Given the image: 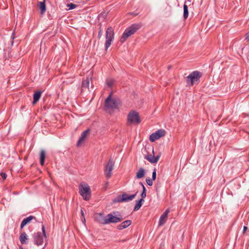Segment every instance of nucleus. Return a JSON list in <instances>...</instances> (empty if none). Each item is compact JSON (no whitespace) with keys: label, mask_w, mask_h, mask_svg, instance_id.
I'll return each mask as SVG.
<instances>
[{"label":"nucleus","mask_w":249,"mask_h":249,"mask_svg":"<svg viewBox=\"0 0 249 249\" xmlns=\"http://www.w3.org/2000/svg\"><path fill=\"white\" fill-rule=\"evenodd\" d=\"M121 105L120 100L112 96V93H110L107 98L105 103V109L107 111L113 110L118 107Z\"/></svg>","instance_id":"f257e3e1"},{"label":"nucleus","mask_w":249,"mask_h":249,"mask_svg":"<svg viewBox=\"0 0 249 249\" xmlns=\"http://www.w3.org/2000/svg\"><path fill=\"white\" fill-rule=\"evenodd\" d=\"M142 27L141 23L132 24L130 27L127 28L123 34L120 41L124 43L128 37L133 35L138 30Z\"/></svg>","instance_id":"f03ea898"},{"label":"nucleus","mask_w":249,"mask_h":249,"mask_svg":"<svg viewBox=\"0 0 249 249\" xmlns=\"http://www.w3.org/2000/svg\"><path fill=\"white\" fill-rule=\"evenodd\" d=\"M79 192L84 200L86 201L89 200L91 197V190L87 183L83 182L80 184Z\"/></svg>","instance_id":"7ed1b4c3"},{"label":"nucleus","mask_w":249,"mask_h":249,"mask_svg":"<svg viewBox=\"0 0 249 249\" xmlns=\"http://www.w3.org/2000/svg\"><path fill=\"white\" fill-rule=\"evenodd\" d=\"M123 220V218L120 213L113 212L107 215V224L118 223Z\"/></svg>","instance_id":"20e7f679"},{"label":"nucleus","mask_w":249,"mask_h":249,"mask_svg":"<svg viewBox=\"0 0 249 249\" xmlns=\"http://www.w3.org/2000/svg\"><path fill=\"white\" fill-rule=\"evenodd\" d=\"M201 76V73L198 71H195L191 73L187 77L186 82L189 86H192L197 83Z\"/></svg>","instance_id":"39448f33"},{"label":"nucleus","mask_w":249,"mask_h":249,"mask_svg":"<svg viewBox=\"0 0 249 249\" xmlns=\"http://www.w3.org/2000/svg\"><path fill=\"white\" fill-rule=\"evenodd\" d=\"M141 123V120L138 112L135 111H130L127 115V124H137Z\"/></svg>","instance_id":"423d86ee"},{"label":"nucleus","mask_w":249,"mask_h":249,"mask_svg":"<svg viewBox=\"0 0 249 249\" xmlns=\"http://www.w3.org/2000/svg\"><path fill=\"white\" fill-rule=\"evenodd\" d=\"M42 233L37 232L34 235V242L37 246L42 245L46 239L45 228L42 227Z\"/></svg>","instance_id":"0eeeda50"},{"label":"nucleus","mask_w":249,"mask_h":249,"mask_svg":"<svg viewBox=\"0 0 249 249\" xmlns=\"http://www.w3.org/2000/svg\"><path fill=\"white\" fill-rule=\"evenodd\" d=\"M114 33L113 28L111 27H108L106 32V41L105 43V49L107 50L111 44L112 41L114 39Z\"/></svg>","instance_id":"6e6552de"},{"label":"nucleus","mask_w":249,"mask_h":249,"mask_svg":"<svg viewBox=\"0 0 249 249\" xmlns=\"http://www.w3.org/2000/svg\"><path fill=\"white\" fill-rule=\"evenodd\" d=\"M165 135V131L163 129H159L155 133H152L149 137V140L151 142H154L156 140L164 136Z\"/></svg>","instance_id":"1a4fd4ad"},{"label":"nucleus","mask_w":249,"mask_h":249,"mask_svg":"<svg viewBox=\"0 0 249 249\" xmlns=\"http://www.w3.org/2000/svg\"><path fill=\"white\" fill-rule=\"evenodd\" d=\"M114 163L111 159H110L108 162L104 170L105 174L107 178H109L112 175V171L113 169Z\"/></svg>","instance_id":"9d476101"},{"label":"nucleus","mask_w":249,"mask_h":249,"mask_svg":"<svg viewBox=\"0 0 249 249\" xmlns=\"http://www.w3.org/2000/svg\"><path fill=\"white\" fill-rule=\"evenodd\" d=\"M152 155H146L144 156V158L148 160L151 163H156L159 160L160 156L157 157L154 156V148H152Z\"/></svg>","instance_id":"9b49d317"},{"label":"nucleus","mask_w":249,"mask_h":249,"mask_svg":"<svg viewBox=\"0 0 249 249\" xmlns=\"http://www.w3.org/2000/svg\"><path fill=\"white\" fill-rule=\"evenodd\" d=\"M136 195V193L134 195H130V196H128L126 194H124L122 195V198L120 200H115L114 201L116 202H128V201H131L132 199H133L135 197Z\"/></svg>","instance_id":"f8f14e48"},{"label":"nucleus","mask_w":249,"mask_h":249,"mask_svg":"<svg viewBox=\"0 0 249 249\" xmlns=\"http://www.w3.org/2000/svg\"><path fill=\"white\" fill-rule=\"evenodd\" d=\"M170 212L169 209H167L164 213L160 216L159 222V226H161L163 225L166 222L168 215L169 213Z\"/></svg>","instance_id":"ddd939ff"},{"label":"nucleus","mask_w":249,"mask_h":249,"mask_svg":"<svg viewBox=\"0 0 249 249\" xmlns=\"http://www.w3.org/2000/svg\"><path fill=\"white\" fill-rule=\"evenodd\" d=\"M96 220L99 223L107 225V215L104 216L103 214L99 213L95 215Z\"/></svg>","instance_id":"4468645a"},{"label":"nucleus","mask_w":249,"mask_h":249,"mask_svg":"<svg viewBox=\"0 0 249 249\" xmlns=\"http://www.w3.org/2000/svg\"><path fill=\"white\" fill-rule=\"evenodd\" d=\"M89 134V130H87L82 133L79 140H78L77 143V145L78 146H79L81 145V144L84 142V141L85 140L86 138H87Z\"/></svg>","instance_id":"2eb2a0df"},{"label":"nucleus","mask_w":249,"mask_h":249,"mask_svg":"<svg viewBox=\"0 0 249 249\" xmlns=\"http://www.w3.org/2000/svg\"><path fill=\"white\" fill-rule=\"evenodd\" d=\"M131 224V220H125L124 222H123L120 225H118L117 226V228L119 230H122L127 227H128L129 226H130Z\"/></svg>","instance_id":"dca6fc26"},{"label":"nucleus","mask_w":249,"mask_h":249,"mask_svg":"<svg viewBox=\"0 0 249 249\" xmlns=\"http://www.w3.org/2000/svg\"><path fill=\"white\" fill-rule=\"evenodd\" d=\"M19 240L21 244H27L28 243V235L25 232H22L19 236Z\"/></svg>","instance_id":"f3484780"},{"label":"nucleus","mask_w":249,"mask_h":249,"mask_svg":"<svg viewBox=\"0 0 249 249\" xmlns=\"http://www.w3.org/2000/svg\"><path fill=\"white\" fill-rule=\"evenodd\" d=\"M38 6L40 10V13L41 14H44L46 11V5H45V1L43 0L42 2H39Z\"/></svg>","instance_id":"a211bd4d"},{"label":"nucleus","mask_w":249,"mask_h":249,"mask_svg":"<svg viewBox=\"0 0 249 249\" xmlns=\"http://www.w3.org/2000/svg\"><path fill=\"white\" fill-rule=\"evenodd\" d=\"M34 218V217L33 216H30L25 219H24L21 223V225H20V227L21 228H23L26 224H28L29 223H30V222Z\"/></svg>","instance_id":"6ab92c4d"},{"label":"nucleus","mask_w":249,"mask_h":249,"mask_svg":"<svg viewBox=\"0 0 249 249\" xmlns=\"http://www.w3.org/2000/svg\"><path fill=\"white\" fill-rule=\"evenodd\" d=\"M145 174V170L142 168H141L136 173V178L139 179L142 178L144 176Z\"/></svg>","instance_id":"aec40b11"},{"label":"nucleus","mask_w":249,"mask_h":249,"mask_svg":"<svg viewBox=\"0 0 249 249\" xmlns=\"http://www.w3.org/2000/svg\"><path fill=\"white\" fill-rule=\"evenodd\" d=\"M90 78L87 77V79L85 80H84L82 83V90H84V88H87L88 89H89V82H90Z\"/></svg>","instance_id":"412c9836"},{"label":"nucleus","mask_w":249,"mask_h":249,"mask_svg":"<svg viewBox=\"0 0 249 249\" xmlns=\"http://www.w3.org/2000/svg\"><path fill=\"white\" fill-rule=\"evenodd\" d=\"M41 92L40 91L36 92L34 94V101L33 104H35L40 99L41 97Z\"/></svg>","instance_id":"4be33fe9"},{"label":"nucleus","mask_w":249,"mask_h":249,"mask_svg":"<svg viewBox=\"0 0 249 249\" xmlns=\"http://www.w3.org/2000/svg\"><path fill=\"white\" fill-rule=\"evenodd\" d=\"M144 199L142 198L140 199L139 200L137 201L135 206L134 208V211H138L142 206V202H144Z\"/></svg>","instance_id":"5701e85b"},{"label":"nucleus","mask_w":249,"mask_h":249,"mask_svg":"<svg viewBox=\"0 0 249 249\" xmlns=\"http://www.w3.org/2000/svg\"><path fill=\"white\" fill-rule=\"evenodd\" d=\"M115 82V80L111 78H108L106 81V84L109 88H111L114 85Z\"/></svg>","instance_id":"b1692460"},{"label":"nucleus","mask_w":249,"mask_h":249,"mask_svg":"<svg viewBox=\"0 0 249 249\" xmlns=\"http://www.w3.org/2000/svg\"><path fill=\"white\" fill-rule=\"evenodd\" d=\"M45 152L44 150H42L41 151L40 154V163L41 165H43L44 164V160L45 159Z\"/></svg>","instance_id":"393cba45"},{"label":"nucleus","mask_w":249,"mask_h":249,"mask_svg":"<svg viewBox=\"0 0 249 249\" xmlns=\"http://www.w3.org/2000/svg\"><path fill=\"white\" fill-rule=\"evenodd\" d=\"M188 17V7L186 4L183 5V17L186 19Z\"/></svg>","instance_id":"a878e982"},{"label":"nucleus","mask_w":249,"mask_h":249,"mask_svg":"<svg viewBox=\"0 0 249 249\" xmlns=\"http://www.w3.org/2000/svg\"><path fill=\"white\" fill-rule=\"evenodd\" d=\"M140 184L142 185V189H143L142 192L141 194V196H142V198L143 199V198H145L146 196V189H145L144 186L143 185V184H142V183L141 182Z\"/></svg>","instance_id":"bb28decb"},{"label":"nucleus","mask_w":249,"mask_h":249,"mask_svg":"<svg viewBox=\"0 0 249 249\" xmlns=\"http://www.w3.org/2000/svg\"><path fill=\"white\" fill-rule=\"evenodd\" d=\"M67 7L68 8L69 10H71L75 8H76V5L74 4H73L72 3H69L67 5Z\"/></svg>","instance_id":"cd10ccee"},{"label":"nucleus","mask_w":249,"mask_h":249,"mask_svg":"<svg viewBox=\"0 0 249 249\" xmlns=\"http://www.w3.org/2000/svg\"><path fill=\"white\" fill-rule=\"evenodd\" d=\"M146 182L147 184L149 186H152L153 185L152 179H151L149 178L146 179Z\"/></svg>","instance_id":"c85d7f7f"},{"label":"nucleus","mask_w":249,"mask_h":249,"mask_svg":"<svg viewBox=\"0 0 249 249\" xmlns=\"http://www.w3.org/2000/svg\"><path fill=\"white\" fill-rule=\"evenodd\" d=\"M156 178V169H154L152 173V180H155Z\"/></svg>","instance_id":"c756f323"},{"label":"nucleus","mask_w":249,"mask_h":249,"mask_svg":"<svg viewBox=\"0 0 249 249\" xmlns=\"http://www.w3.org/2000/svg\"><path fill=\"white\" fill-rule=\"evenodd\" d=\"M81 215L83 217V219L82 220V222L85 224L86 222V219L85 218L84 213L82 210H81Z\"/></svg>","instance_id":"7c9ffc66"},{"label":"nucleus","mask_w":249,"mask_h":249,"mask_svg":"<svg viewBox=\"0 0 249 249\" xmlns=\"http://www.w3.org/2000/svg\"><path fill=\"white\" fill-rule=\"evenodd\" d=\"M0 176L4 179L6 178L7 175L5 173L1 172L0 173Z\"/></svg>","instance_id":"2f4dec72"},{"label":"nucleus","mask_w":249,"mask_h":249,"mask_svg":"<svg viewBox=\"0 0 249 249\" xmlns=\"http://www.w3.org/2000/svg\"><path fill=\"white\" fill-rule=\"evenodd\" d=\"M102 30L101 28L99 29V31L98 33V37H100L102 36Z\"/></svg>","instance_id":"473e14b6"},{"label":"nucleus","mask_w":249,"mask_h":249,"mask_svg":"<svg viewBox=\"0 0 249 249\" xmlns=\"http://www.w3.org/2000/svg\"><path fill=\"white\" fill-rule=\"evenodd\" d=\"M245 39L247 40H249V33L246 34Z\"/></svg>","instance_id":"72a5a7b5"},{"label":"nucleus","mask_w":249,"mask_h":249,"mask_svg":"<svg viewBox=\"0 0 249 249\" xmlns=\"http://www.w3.org/2000/svg\"><path fill=\"white\" fill-rule=\"evenodd\" d=\"M248 229V228L247 226H244V228H243V233H244Z\"/></svg>","instance_id":"f704fd0d"},{"label":"nucleus","mask_w":249,"mask_h":249,"mask_svg":"<svg viewBox=\"0 0 249 249\" xmlns=\"http://www.w3.org/2000/svg\"><path fill=\"white\" fill-rule=\"evenodd\" d=\"M108 182H106V184H105V189H106V188L107 187V185H108Z\"/></svg>","instance_id":"c9c22d12"},{"label":"nucleus","mask_w":249,"mask_h":249,"mask_svg":"<svg viewBox=\"0 0 249 249\" xmlns=\"http://www.w3.org/2000/svg\"><path fill=\"white\" fill-rule=\"evenodd\" d=\"M19 249H24L23 248H22L21 247H20Z\"/></svg>","instance_id":"e433bc0d"}]
</instances>
